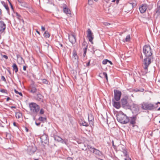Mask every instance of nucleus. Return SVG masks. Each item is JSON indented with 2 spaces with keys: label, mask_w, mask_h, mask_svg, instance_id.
<instances>
[{
  "label": "nucleus",
  "mask_w": 160,
  "mask_h": 160,
  "mask_svg": "<svg viewBox=\"0 0 160 160\" xmlns=\"http://www.w3.org/2000/svg\"><path fill=\"white\" fill-rule=\"evenodd\" d=\"M117 119L120 122L126 124L129 121V118L122 112L119 113L117 116Z\"/></svg>",
  "instance_id": "f257e3e1"
},
{
  "label": "nucleus",
  "mask_w": 160,
  "mask_h": 160,
  "mask_svg": "<svg viewBox=\"0 0 160 160\" xmlns=\"http://www.w3.org/2000/svg\"><path fill=\"white\" fill-rule=\"evenodd\" d=\"M31 112L33 114H36L39 112L40 107L35 103L31 102L29 104Z\"/></svg>",
  "instance_id": "f03ea898"
},
{
  "label": "nucleus",
  "mask_w": 160,
  "mask_h": 160,
  "mask_svg": "<svg viewBox=\"0 0 160 160\" xmlns=\"http://www.w3.org/2000/svg\"><path fill=\"white\" fill-rule=\"evenodd\" d=\"M143 52L145 57H152V51L149 45H145L143 47Z\"/></svg>",
  "instance_id": "7ed1b4c3"
},
{
  "label": "nucleus",
  "mask_w": 160,
  "mask_h": 160,
  "mask_svg": "<svg viewBox=\"0 0 160 160\" xmlns=\"http://www.w3.org/2000/svg\"><path fill=\"white\" fill-rule=\"evenodd\" d=\"M137 3L135 1H130L127 3L125 8L128 12L131 11L133 7H135Z\"/></svg>",
  "instance_id": "20e7f679"
},
{
  "label": "nucleus",
  "mask_w": 160,
  "mask_h": 160,
  "mask_svg": "<svg viewBox=\"0 0 160 160\" xmlns=\"http://www.w3.org/2000/svg\"><path fill=\"white\" fill-rule=\"evenodd\" d=\"M153 59L152 57H146L143 60V68L145 70H147L148 67L151 63V59Z\"/></svg>",
  "instance_id": "39448f33"
},
{
  "label": "nucleus",
  "mask_w": 160,
  "mask_h": 160,
  "mask_svg": "<svg viewBox=\"0 0 160 160\" xmlns=\"http://www.w3.org/2000/svg\"><path fill=\"white\" fill-rule=\"evenodd\" d=\"M121 103L122 106L125 108H130L131 105L128 102L127 99L125 98H122L121 100Z\"/></svg>",
  "instance_id": "423d86ee"
},
{
  "label": "nucleus",
  "mask_w": 160,
  "mask_h": 160,
  "mask_svg": "<svg viewBox=\"0 0 160 160\" xmlns=\"http://www.w3.org/2000/svg\"><path fill=\"white\" fill-rule=\"evenodd\" d=\"M114 100L116 101H119L122 95L121 92L118 90H114Z\"/></svg>",
  "instance_id": "0eeeda50"
},
{
  "label": "nucleus",
  "mask_w": 160,
  "mask_h": 160,
  "mask_svg": "<svg viewBox=\"0 0 160 160\" xmlns=\"http://www.w3.org/2000/svg\"><path fill=\"white\" fill-rule=\"evenodd\" d=\"M87 37L88 38L89 41L92 44H93V42L92 41L94 38V35L92 32V31L90 29L88 28L87 31Z\"/></svg>",
  "instance_id": "6e6552de"
},
{
  "label": "nucleus",
  "mask_w": 160,
  "mask_h": 160,
  "mask_svg": "<svg viewBox=\"0 0 160 160\" xmlns=\"http://www.w3.org/2000/svg\"><path fill=\"white\" fill-rule=\"evenodd\" d=\"M36 149L35 145L29 146L27 149V152L29 155H32L34 153Z\"/></svg>",
  "instance_id": "1a4fd4ad"
},
{
  "label": "nucleus",
  "mask_w": 160,
  "mask_h": 160,
  "mask_svg": "<svg viewBox=\"0 0 160 160\" xmlns=\"http://www.w3.org/2000/svg\"><path fill=\"white\" fill-rule=\"evenodd\" d=\"M89 149L91 152H92L97 156L99 157L102 155V153L99 150L90 147L88 148Z\"/></svg>",
  "instance_id": "9d476101"
},
{
  "label": "nucleus",
  "mask_w": 160,
  "mask_h": 160,
  "mask_svg": "<svg viewBox=\"0 0 160 160\" xmlns=\"http://www.w3.org/2000/svg\"><path fill=\"white\" fill-rule=\"evenodd\" d=\"M40 139L42 143L47 144L48 142V136L46 134H44L41 136Z\"/></svg>",
  "instance_id": "9b49d317"
},
{
  "label": "nucleus",
  "mask_w": 160,
  "mask_h": 160,
  "mask_svg": "<svg viewBox=\"0 0 160 160\" xmlns=\"http://www.w3.org/2000/svg\"><path fill=\"white\" fill-rule=\"evenodd\" d=\"M68 38L69 41L72 44L75 43L76 42V39L74 33L68 35Z\"/></svg>",
  "instance_id": "f8f14e48"
},
{
  "label": "nucleus",
  "mask_w": 160,
  "mask_h": 160,
  "mask_svg": "<svg viewBox=\"0 0 160 160\" xmlns=\"http://www.w3.org/2000/svg\"><path fill=\"white\" fill-rule=\"evenodd\" d=\"M148 5L147 4H142L139 8L140 12L142 13H144L146 11Z\"/></svg>",
  "instance_id": "ddd939ff"
},
{
  "label": "nucleus",
  "mask_w": 160,
  "mask_h": 160,
  "mask_svg": "<svg viewBox=\"0 0 160 160\" xmlns=\"http://www.w3.org/2000/svg\"><path fill=\"white\" fill-rule=\"evenodd\" d=\"M37 90L36 88V87L34 84H31L28 88V91L30 92L34 93L36 92Z\"/></svg>",
  "instance_id": "4468645a"
},
{
  "label": "nucleus",
  "mask_w": 160,
  "mask_h": 160,
  "mask_svg": "<svg viewBox=\"0 0 160 160\" xmlns=\"http://www.w3.org/2000/svg\"><path fill=\"white\" fill-rule=\"evenodd\" d=\"M82 45L84 52L83 56V57H85L86 55L88 47V45L86 42H83L82 43Z\"/></svg>",
  "instance_id": "2eb2a0df"
},
{
  "label": "nucleus",
  "mask_w": 160,
  "mask_h": 160,
  "mask_svg": "<svg viewBox=\"0 0 160 160\" xmlns=\"http://www.w3.org/2000/svg\"><path fill=\"white\" fill-rule=\"evenodd\" d=\"M6 29V24L3 21H0V32L2 33Z\"/></svg>",
  "instance_id": "dca6fc26"
},
{
  "label": "nucleus",
  "mask_w": 160,
  "mask_h": 160,
  "mask_svg": "<svg viewBox=\"0 0 160 160\" xmlns=\"http://www.w3.org/2000/svg\"><path fill=\"white\" fill-rule=\"evenodd\" d=\"M72 59L73 62H75L76 63L78 62V56L77 54V52L75 50H73V55Z\"/></svg>",
  "instance_id": "f3484780"
},
{
  "label": "nucleus",
  "mask_w": 160,
  "mask_h": 160,
  "mask_svg": "<svg viewBox=\"0 0 160 160\" xmlns=\"http://www.w3.org/2000/svg\"><path fill=\"white\" fill-rule=\"evenodd\" d=\"M88 120L89 122V123L91 127L92 126H93V120L94 117L93 115L91 114H89L88 117Z\"/></svg>",
  "instance_id": "a211bd4d"
},
{
  "label": "nucleus",
  "mask_w": 160,
  "mask_h": 160,
  "mask_svg": "<svg viewBox=\"0 0 160 160\" xmlns=\"http://www.w3.org/2000/svg\"><path fill=\"white\" fill-rule=\"evenodd\" d=\"M114 99H113L112 100L113 106L117 109H119L120 108L121 105L119 102L115 101Z\"/></svg>",
  "instance_id": "6ab92c4d"
},
{
  "label": "nucleus",
  "mask_w": 160,
  "mask_h": 160,
  "mask_svg": "<svg viewBox=\"0 0 160 160\" xmlns=\"http://www.w3.org/2000/svg\"><path fill=\"white\" fill-rule=\"evenodd\" d=\"M79 122L81 125L86 127H88L89 125L88 124L87 122L82 119H80L79 121Z\"/></svg>",
  "instance_id": "aec40b11"
},
{
  "label": "nucleus",
  "mask_w": 160,
  "mask_h": 160,
  "mask_svg": "<svg viewBox=\"0 0 160 160\" xmlns=\"http://www.w3.org/2000/svg\"><path fill=\"white\" fill-rule=\"evenodd\" d=\"M129 121L130 123L132 124H133L135 123V118L134 117H130Z\"/></svg>",
  "instance_id": "412c9836"
},
{
  "label": "nucleus",
  "mask_w": 160,
  "mask_h": 160,
  "mask_svg": "<svg viewBox=\"0 0 160 160\" xmlns=\"http://www.w3.org/2000/svg\"><path fill=\"white\" fill-rule=\"evenodd\" d=\"M12 67L13 70L15 71V73H17L18 71V68L17 65L15 63H14Z\"/></svg>",
  "instance_id": "4be33fe9"
},
{
  "label": "nucleus",
  "mask_w": 160,
  "mask_h": 160,
  "mask_svg": "<svg viewBox=\"0 0 160 160\" xmlns=\"http://www.w3.org/2000/svg\"><path fill=\"white\" fill-rule=\"evenodd\" d=\"M63 11L66 14H71V11L70 10L67 8H63Z\"/></svg>",
  "instance_id": "5701e85b"
},
{
  "label": "nucleus",
  "mask_w": 160,
  "mask_h": 160,
  "mask_svg": "<svg viewBox=\"0 0 160 160\" xmlns=\"http://www.w3.org/2000/svg\"><path fill=\"white\" fill-rule=\"evenodd\" d=\"M54 139L58 142H60L62 141V138L58 136H55Z\"/></svg>",
  "instance_id": "b1692460"
},
{
  "label": "nucleus",
  "mask_w": 160,
  "mask_h": 160,
  "mask_svg": "<svg viewBox=\"0 0 160 160\" xmlns=\"http://www.w3.org/2000/svg\"><path fill=\"white\" fill-rule=\"evenodd\" d=\"M22 114L19 112L16 113V117L17 118H20L22 117Z\"/></svg>",
  "instance_id": "393cba45"
},
{
  "label": "nucleus",
  "mask_w": 160,
  "mask_h": 160,
  "mask_svg": "<svg viewBox=\"0 0 160 160\" xmlns=\"http://www.w3.org/2000/svg\"><path fill=\"white\" fill-rule=\"evenodd\" d=\"M42 95L39 93H38L37 94L36 99L38 100H40L42 99Z\"/></svg>",
  "instance_id": "a878e982"
},
{
  "label": "nucleus",
  "mask_w": 160,
  "mask_h": 160,
  "mask_svg": "<svg viewBox=\"0 0 160 160\" xmlns=\"http://www.w3.org/2000/svg\"><path fill=\"white\" fill-rule=\"evenodd\" d=\"M38 120L40 121L44 122L46 120V118L45 117H40L39 118Z\"/></svg>",
  "instance_id": "bb28decb"
},
{
  "label": "nucleus",
  "mask_w": 160,
  "mask_h": 160,
  "mask_svg": "<svg viewBox=\"0 0 160 160\" xmlns=\"http://www.w3.org/2000/svg\"><path fill=\"white\" fill-rule=\"evenodd\" d=\"M156 12L157 14V15H158L160 14V6H159L158 8H157L156 9Z\"/></svg>",
  "instance_id": "cd10ccee"
},
{
  "label": "nucleus",
  "mask_w": 160,
  "mask_h": 160,
  "mask_svg": "<svg viewBox=\"0 0 160 160\" xmlns=\"http://www.w3.org/2000/svg\"><path fill=\"white\" fill-rule=\"evenodd\" d=\"M15 15H16V17L19 20H20L21 18V15L17 12H16L15 13Z\"/></svg>",
  "instance_id": "c85d7f7f"
},
{
  "label": "nucleus",
  "mask_w": 160,
  "mask_h": 160,
  "mask_svg": "<svg viewBox=\"0 0 160 160\" xmlns=\"http://www.w3.org/2000/svg\"><path fill=\"white\" fill-rule=\"evenodd\" d=\"M4 7H5V9H6V10H7V13L8 14H10V12H9V8L8 7V5L7 4H6L4 6Z\"/></svg>",
  "instance_id": "c756f323"
},
{
  "label": "nucleus",
  "mask_w": 160,
  "mask_h": 160,
  "mask_svg": "<svg viewBox=\"0 0 160 160\" xmlns=\"http://www.w3.org/2000/svg\"><path fill=\"white\" fill-rule=\"evenodd\" d=\"M130 36L129 35H128L125 38V41L126 42H128L130 41Z\"/></svg>",
  "instance_id": "7c9ffc66"
},
{
  "label": "nucleus",
  "mask_w": 160,
  "mask_h": 160,
  "mask_svg": "<svg viewBox=\"0 0 160 160\" xmlns=\"http://www.w3.org/2000/svg\"><path fill=\"white\" fill-rule=\"evenodd\" d=\"M44 35V36L46 38H49L50 36L49 33L46 31L45 32Z\"/></svg>",
  "instance_id": "2f4dec72"
},
{
  "label": "nucleus",
  "mask_w": 160,
  "mask_h": 160,
  "mask_svg": "<svg viewBox=\"0 0 160 160\" xmlns=\"http://www.w3.org/2000/svg\"><path fill=\"white\" fill-rule=\"evenodd\" d=\"M0 56H1V57L2 58H5L6 59H8V57L6 55H3L2 54H0Z\"/></svg>",
  "instance_id": "473e14b6"
},
{
  "label": "nucleus",
  "mask_w": 160,
  "mask_h": 160,
  "mask_svg": "<svg viewBox=\"0 0 160 160\" xmlns=\"http://www.w3.org/2000/svg\"><path fill=\"white\" fill-rule=\"evenodd\" d=\"M14 92L16 94H18L21 96H22V94L21 92H19L16 89H14Z\"/></svg>",
  "instance_id": "72a5a7b5"
},
{
  "label": "nucleus",
  "mask_w": 160,
  "mask_h": 160,
  "mask_svg": "<svg viewBox=\"0 0 160 160\" xmlns=\"http://www.w3.org/2000/svg\"><path fill=\"white\" fill-rule=\"evenodd\" d=\"M108 61V59H104L102 61V64H106Z\"/></svg>",
  "instance_id": "f704fd0d"
},
{
  "label": "nucleus",
  "mask_w": 160,
  "mask_h": 160,
  "mask_svg": "<svg viewBox=\"0 0 160 160\" xmlns=\"http://www.w3.org/2000/svg\"><path fill=\"white\" fill-rule=\"evenodd\" d=\"M123 152L124 154V155L126 156V157H127L128 156V155L127 154V152L125 150H123Z\"/></svg>",
  "instance_id": "c9c22d12"
},
{
  "label": "nucleus",
  "mask_w": 160,
  "mask_h": 160,
  "mask_svg": "<svg viewBox=\"0 0 160 160\" xmlns=\"http://www.w3.org/2000/svg\"><path fill=\"white\" fill-rule=\"evenodd\" d=\"M103 24L105 26H108L110 24L108 22H104Z\"/></svg>",
  "instance_id": "e433bc0d"
},
{
  "label": "nucleus",
  "mask_w": 160,
  "mask_h": 160,
  "mask_svg": "<svg viewBox=\"0 0 160 160\" xmlns=\"http://www.w3.org/2000/svg\"><path fill=\"white\" fill-rule=\"evenodd\" d=\"M44 113V110L42 109H41L40 110V113L41 114H42Z\"/></svg>",
  "instance_id": "4c0bfd02"
},
{
  "label": "nucleus",
  "mask_w": 160,
  "mask_h": 160,
  "mask_svg": "<svg viewBox=\"0 0 160 160\" xmlns=\"http://www.w3.org/2000/svg\"><path fill=\"white\" fill-rule=\"evenodd\" d=\"M42 82L43 83L47 84L48 83V81L46 79H43L42 80Z\"/></svg>",
  "instance_id": "58836bf2"
},
{
  "label": "nucleus",
  "mask_w": 160,
  "mask_h": 160,
  "mask_svg": "<svg viewBox=\"0 0 160 160\" xmlns=\"http://www.w3.org/2000/svg\"><path fill=\"white\" fill-rule=\"evenodd\" d=\"M1 79L2 80L4 81H6V79L3 76H2L1 77Z\"/></svg>",
  "instance_id": "ea45409f"
},
{
  "label": "nucleus",
  "mask_w": 160,
  "mask_h": 160,
  "mask_svg": "<svg viewBox=\"0 0 160 160\" xmlns=\"http://www.w3.org/2000/svg\"><path fill=\"white\" fill-rule=\"evenodd\" d=\"M6 90L4 89H1L0 90V91L2 92L3 93H5L6 92Z\"/></svg>",
  "instance_id": "a19ab883"
},
{
  "label": "nucleus",
  "mask_w": 160,
  "mask_h": 160,
  "mask_svg": "<svg viewBox=\"0 0 160 160\" xmlns=\"http://www.w3.org/2000/svg\"><path fill=\"white\" fill-rule=\"evenodd\" d=\"M138 90H139V92H143V91L144 89L142 88H140L139 89H138Z\"/></svg>",
  "instance_id": "79ce46f5"
},
{
  "label": "nucleus",
  "mask_w": 160,
  "mask_h": 160,
  "mask_svg": "<svg viewBox=\"0 0 160 160\" xmlns=\"http://www.w3.org/2000/svg\"><path fill=\"white\" fill-rule=\"evenodd\" d=\"M125 160H132L130 158H129L128 156L125 159Z\"/></svg>",
  "instance_id": "37998d69"
},
{
  "label": "nucleus",
  "mask_w": 160,
  "mask_h": 160,
  "mask_svg": "<svg viewBox=\"0 0 160 160\" xmlns=\"http://www.w3.org/2000/svg\"><path fill=\"white\" fill-rule=\"evenodd\" d=\"M133 91L135 92H139V90L137 88L134 89L133 90Z\"/></svg>",
  "instance_id": "c03bdc74"
},
{
  "label": "nucleus",
  "mask_w": 160,
  "mask_h": 160,
  "mask_svg": "<svg viewBox=\"0 0 160 160\" xmlns=\"http://www.w3.org/2000/svg\"><path fill=\"white\" fill-rule=\"evenodd\" d=\"M90 60H89V61L87 63V66H89L90 65Z\"/></svg>",
  "instance_id": "a18cd8bd"
},
{
  "label": "nucleus",
  "mask_w": 160,
  "mask_h": 160,
  "mask_svg": "<svg viewBox=\"0 0 160 160\" xmlns=\"http://www.w3.org/2000/svg\"><path fill=\"white\" fill-rule=\"evenodd\" d=\"M1 3L4 6L6 4L3 1H2Z\"/></svg>",
  "instance_id": "49530a36"
},
{
  "label": "nucleus",
  "mask_w": 160,
  "mask_h": 160,
  "mask_svg": "<svg viewBox=\"0 0 160 160\" xmlns=\"http://www.w3.org/2000/svg\"><path fill=\"white\" fill-rule=\"evenodd\" d=\"M41 29H42V31H44L45 30L44 27L42 26L41 27Z\"/></svg>",
  "instance_id": "de8ad7c7"
},
{
  "label": "nucleus",
  "mask_w": 160,
  "mask_h": 160,
  "mask_svg": "<svg viewBox=\"0 0 160 160\" xmlns=\"http://www.w3.org/2000/svg\"><path fill=\"white\" fill-rule=\"evenodd\" d=\"M35 124L37 126H39L40 124V122L37 123L36 122Z\"/></svg>",
  "instance_id": "09e8293b"
},
{
  "label": "nucleus",
  "mask_w": 160,
  "mask_h": 160,
  "mask_svg": "<svg viewBox=\"0 0 160 160\" xmlns=\"http://www.w3.org/2000/svg\"><path fill=\"white\" fill-rule=\"evenodd\" d=\"M104 77L106 78L107 81H108V78L107 74H106L105 76Z\"/></svg>",
  "instance_id": "8fccbe9b"
},
{
  "label": "nucleus",
  "mask_w": 160,
  "mask_h": 160,
  "mask_svg": "<svg viewBox=\"0 0 160 160\" xmlns=\"http://www.w3.org/2000/svg\"><path fill=\"white\" fill-rule=\"evenodd\" d=\"M106 74H107V73L106 72H103L102 74V76L104 77L105 76Z\"/></svg>",
  "instance_id": "3c124183"
},
{
  "label": "nucleus",
  "mask_w": 160,
  "mask_h": 160,
  "mask_svg": "<svg viewBox=\"0 0 160 160\" xmlns=\"http://www.w3.org/2000/svg\"><path fill=\"white\" fill-rule=\"evenodd\" d=\"M58 47L60 46L61 48H62L63 47V45L62 44L59 43L58 45Z\"/></svg>",
  "instance_id": "603ef678"
},
{
  "label": "nucleus",
  "mask_w": 160,
  "mask_h": 160,
  "mask_svg": "<svg viewBox=\"0 0 160 160\" xmlns=\"http://www.w3.org/2000/svg\"><path fill=\"white\" fill-rule=\"evenodd\" d=\"M8 2H9L10 4V5L11 6V8H12V9H13V7H12V5L11 3L9 1H8Z\"/></svg>",
  "instance_id": "864d4df0"
},
{
  "label": "nucleus",
  "mask_w": 160,
  "mask_h": 160,
  "mask_svg": "<svg viewBox=\"0 0 160 160\" xmlns=\"http://www.w3.org/2000/svg\"><path fill=\"white\" fill-rule=\"evenodd\" d=\"M2 16V11L1 9L0 8V17Z\"/></svg>",
  "instance_id": "5fc2aeb1"
},
{
  "label": "nucleus",
  "mask_w": 160,
  "mask_h": 160,
  "mask_svg": "<svg viewBox=\"0 0 160 160\" xmlns=\"http://www.w3.org/2000/svg\"><path fill=\"white\" fill-rule=\"evenodd\" d=\"M26 67L25 66H23V70L24 71L26 70Z\"/></svg>",
  "instance_id": "6e6d98bb"
},
{
  "label": "nucleus",
  "mask_w": 160,
  "mask_h": 160,
  "mask_svg": "<svg viewBox=\"0 0 160 160\" xmlns=\"http://www.w3.org/2000/svg\"><path fill=\"white\" fill-rule=\"evenodd\" d=\"M13 125L15 126H16V127L17 126V125H16V123L15 122H13Z\"/></svg>",
  "instance_id": "4d7b16f0"
},
{
  "label": "nucleus",
  "mask_w": 160,
  "mask_h": 160,
  "mask_svg": "<svg viewBox=\"0 0 160 160\" xmlns=\"http://www.w3.org/2000/svg\"><path fill=\"white\" fill-rule=\"evenodd\" d=\"M108 62H109L110 64H112V62L111 61L108 60Z\"/></svg>",
  "instance_id": "13d9d810"
},
{
  "label": "nucleus",
  "mask_w": 160,
  "mask_h": 160,
  "mask_svg": "<svg viewBox=\"0 0 160 160\" xmlns=\"http://www.w3.org/2000/svg\"><path fill=\"white\" fill-rule=\"evenodd\" d=\"M11 108H16V107H15V106H11Z\"/></svg>",
  "instance_id": "bf43d9fd"
},
{
  "label": "nucleus",
  "mask_w": 160,
  "mask_h": 160,
  "mask_svg": "<svg viewBox=\"0 0 160 160\" xmlns=\"http://www.w3.org/2000/svg\"><path fill=\"white\" fill-rule=\"evenodd\" d=\"M10 99V98L9 97L7 99V101H8Z\"/></svg>",
  "instance_id": "052dcab7"
},
{
  "label": "nucleus",
  "mask_w": 160,
  "mask_h": 160,
  "mask_svg": "<svg viewBox=\"0 0 160 160\" xmlns=\"http://www.w3.org/2000/svg\"><path fill=\"white\" fill-rule=\"evenodd\" d=\"M112 146H114V142H113V141H112Z\"/></svg>",
  "instance_id": "680f3d73"
},
{
  "label": "nucleus",
  "mask_w": 160,
  "mask_h": 160,
  "mask_svg": "<svg viewBox=\"0 0 160 160\" xmlns=\"http://www.w3.org/2000/svg\"><path fill=\"white\" fill-rule=\"evenodd\" d=\"M36 32H37V33H38L39 34H40V32H39V31H38L37 30V31H36Z\"/></svg>",
  "instance_id": "e2e57ef3"
},
{
  "label": "nucleus",
  "mask_w": 160,
  "mask_h": 160,
  "mask_svg": "<svg viewBox=\"0 0 160 160\" xmlns=\"http://www.w3.org/2000/svg\"><path fill=\"white\" fill-rule=\"evenodd\" d=\"M119 0H116V2H117V3H118V2H119Z\"/></svg>",
  "instance_id": "0e129e2a"
},
{
  "label": "nucleus",
  "mask_w": 160,
  "mask_h": 160,
  "mask_svg": "<svg viewBox=\"0 0 160 160\" xmlns=\"http://www.w3.org/2000/svg\"><path fill=\"white\" fill-rule=\"evenodd\" d=\"M140 58H141V59H142V58H143V56H142V55L140 57Z\"/></svg>",
  "instance_id": "69168bd1"
},
{
  "label": "nucleus",
  "mask_w": 160,
  "mask_h": 160,
  "mask_svg": "<svg viewBox=\"0 0 160 160\" xmlns=\"http://www.w3.org/2000/svg\"><path fill=\"white\" fill-rule=\"evenodd\" d=\"M116 1V0H113L112 1V2H114L115 1Z\"/></svg>",
  "instance_id": "338daca9"
},
{
  "label": "nucleus",
  "mask_w": 160,
  "mask_h": 160,
  "mask_svg": "<svg viewBox=\"0 0 160 160\" xmlns=\"http://www.w3.org/2000/svg\"><path fill=\"white\" fill-rule=\"evenodd\" d=\"M26 131L27 132H28V129H27V128H26Z\"/></svg>",
  "instance_id": "774afa93"
}]
</instances>
